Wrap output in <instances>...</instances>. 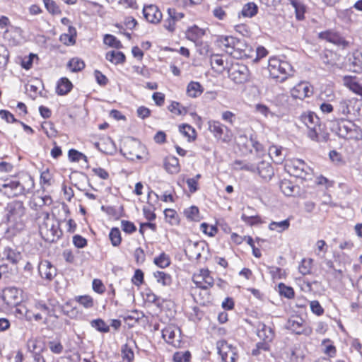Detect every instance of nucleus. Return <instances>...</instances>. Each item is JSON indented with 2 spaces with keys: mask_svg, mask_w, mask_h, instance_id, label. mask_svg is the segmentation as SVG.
Listing matches in <instances>:
<instances>
[{
  "mask_svg": "<svg viewBox=\"0 0 362 362\" xmlns=\"http://www.w3.org/2000/svg\"><path fill=\"white\" fill-rule=\"evenodd\" d=\"M34 187L33 178L28 174H23L4 180L0 184V193L8 198H13L30 194Z\"/></svg>",
  "mask_w": 362,
  "mask_h": 362,
  "instance_id": "nucleus-1",
  "label": "nucleus"
},
{
  "mask_svg": "<svg viewBox=\"0 0 362 362\" xmlns=\"http://www.w3.org/2000/svg\"><path fill=\"white\" fill-rule=\"evenodd\" d=\"M217 44L221 49L235 59H250L255 54V49L244 40L233 36H220Z\"/></svg>",
  "mask_w": 362,
  "mask_h": 362,
  "instance_id": "nucleus-2",
  "label": "nucleus"
},
{
  "mask_svg": "<svg viewBox=\"0 0 362 362\" xmlns=\"http://www.w3.org/2000/svg\"><path fill=\"white\" fill-rule=\"evenodd\" d=\"M4 217L11 227L22 230L28 221L27 208L23 202L13 200L7 203L4 208Z\"/></svg>",
  "mask_w": 362,
  "mask_h": 362,
  "instance_id": "nucleus-3",
  "label": "nucleus"
},
{
  "mask_svg": "<svg viewBox=\"0 0 362 362\" xmlns=\"http://www.w3.org/2000/svg\"><path fill=\"white\" fill-rule=\"evenodd\" d=\"M331 129L341 138L354 141L362 139V129L350 120L336 119L332 122Z\"/></svg>",
  "mask_w": 362,
  "mask_h": 362,
  "instance_id": "nucleus-4",
  "label": "nucleus"
},
{
  "mask_svg": "<svg viewBox=\"0 0 362 362\" xmlns=\"http://www.w3.org/2000/svg\"><path fill=\"white\" fill-rule=\"evenodd\" d=\"M42 222L37 221L39 224V232L42 238L49 243L57 241L62 234L59 223L50 218L48 212H41Z\"/></svg>",
  "mask_w": 362,
  "mask_h": 362,
  "instance_id": "nucleus-5",
  "label": "nucleus"
},
{
  "mask_svg": "<svg viewBox=\"0 0 362 362\" xmlns=\"http://www.w3.org/2000/svg\"><path fill=\"white\" fill-rule=\"evenodd\" d=\"M268 69L270 76L279 82L284 81L293 73V68L288 62L277 59L269 61Z\"/></svg>",
  "mask_w": 362,
  "mask_h": 362,
  "instance_id": "nucleus-6",
  "label": "nucleus"
},
{
  "mask_svg": "<svg viewBox=\"0 0 362 362\" xmlns=\"http://www.w3.org/2000/svg\"><path fill=\"white\" fill-rule=\"evenodd\" d=\"M208 127L209 130L217 141L226 144L232 141L233 134L231 130L219 121L209 120Z\"/></svg>",
  "mask_w": 362,
  "mask_h": 362,
  "instance_id": "nucleus-7",
  "label": "nucleus"
},
{
  "mask_svg": "<svg viewBox=\"0 0 362 362\" xmlns=\"http://www.w3.org/2000/svg\"><path fill=\"white\" fill-rule=\"evenodd\" d=\"M301 120L308 128V136L313 141H319V133L321 132L319 117L314 112H309L303 115Z\"/></svg>",
  "mask_w": 362,
  "mask_h": 362,
  "instance_id": "nucleus-8",
  "label": "nucleus"
},
{
  "mask_svg": "<svg viewBox=\"0 0 362 362\" xmlns=\"http://www.w3.org/2000/svg\"><path fill=\"white\" fill-rule=\"evenodd\" d=\"M228 77L235 83H244L250 79L247 66L240 63L232 64L228 69Z\"/></svg>",
  "mask_w": 362,
  "mask_h": 362,
  "instance_id": "nucleus-9",
  "label": "nucleus"
},
{
  "mask_svg": "<svg viewBox=\"0 0 362 362\" xmlns=\"http://www.w3.org/2000/svg\"><path fill=\"white\" fill-rule=\"evenodd\" d=\"M285 168L291 175L301 179H306L310 170L307 164L300 159L286 161Z\"/></svg>",
  "mask_w": 362,
  "mask_h": 362,
  "instance_id": "nucleus-10",
  "label": "nucleus"
},
{
  "mask_svg": "<svg viewBox=\"0 0 362 362\" xmlns=\"http://www.w3.org/2000/svg\"><path fill=\"white\" fill-rule=\"evenodd\" d=\"M52 203V199L50 196L45 195L44 197L35 196L30 201V207L32 210L35 211L36 213L35 214V221H40L42 218V216H41V212H46L44 210V207L45 206H49Z\"/></svg>",
  "mask_w": 362,
  "mask_h": 362,
  "instance_id": "nucleus-11",
  "label": "nucleus"
},
{
  "mask_svg": "<svg viewBox=\"0 0 362 362\" xmlns=\"http://www.w3.org/2000/svg\"><path fill=\"white\" fill-rule=\"evenodd\" d=\"M286 327L296 334L310 336L313 332L312 328L306 325L304 320L298 316L290 318L287 322Z\"/></svg>",
  "mask_w": 362,
  "mask_h": 362,
  "instance_id": "nucleus-12",
  "label": "nucleus"
},
{
  "mask_svg": "<svg viewBox=\"0 0 362 362\" xmlns=\"http://www.w3.org/2000/svg\"><path fill=\"white\" fill-rule=\"evenodd\" d=\"M216 348L223 362H235V349L231 344L225 340H220L216 343Z\"/></svg>",
  "mask_w": 362,
  "mask_h": 362,
  "instance_id": "nucleus-13",
  "label": "nucleus"
},
{
  "mask_svg": "<svg viewBox=\"0 0 362 362\" xmlns=\"http://www.w3.org/2000/svg\"><path fill=\"white\" fill-rule=\"evenodd\" d=\"M185 17V13L177 11L174 8H169L167 10V17L163 20V27L170 33L176 29L177 23Z\"/></svg>",
  "mask_w": 362,
  "mask_h": 362,
  "instance_id": "nucleus-14",
  "label": "nucleus"
},
{
  "mask_svg": "<svg viewBox=\"0 0 362 362\" xmlns=\"http://www.w3.org/2000/svg\"><path fill=\"white\" fill-rule=\"evenodd\" d=\"M313 90L308 82H300L291 90V96L294 98L303 100L313 95Z\"/></svg>",
  "mask_w": 362,
  "mask_h": 362,
  "instance_id": "nucleus-15",
  "label": "nucleus"
},
{
  "mask_svg": "<svg viewBox=\"0 0 362 362\" xmlns=\"http://www.w3.org/2000/svg\"><path fill=\"white\" fill-rule=\"evenodd\" d=\"M38 272L42 278L48 281L52 280L57 275L56 267L48 260H42L40 262Z\"/></svg>",
  "mask_w": 362,
  "mask_h": 362,
  "instance_id": "nucleus-16",
  "label": "nucleus"
},
{
  "mask_svg": "<svg viewBox=\"0 0 362 362\" xmlns=\"http://www.w3.org/2000/svg\"><path fill=\"white\" fill-rule=\"evenodd\" d=\"M204 242L188 241L185 252L191 259H199L202 256V251L204 250Z\"/></svg>",
  "mask_w": 362,
  "mask_h": 362,
  "instance_id": "nucleus-17",
  "label": "nucleus"
},
{
  "mask_svg": "<svg viewBox=\"0 0 362 362\" xmlns=\"http://www.w3.org/2000/svg\"><path fill=\"white\" fill-rule=\"evenodd\" d=\"M143 13L144 18L151 23H158L162 19V13L155 5L144 6Z\"/></svg>",
  "mask_w": 362,
  "mask_h": 362,
  "instance_id": "nucleus-18",
  "label": "nucleus"
},
{
  "mask_svg": "<svg viewBox=\"0 0 362 362\" xmlns=\"http://www.w3.org/2000/svg\"><path fill=\"white\" fill-rule=\"evenodd\" d=\"M180 329L174 325H169L162 331L163 338L168 343L175 346V339L180 342Z\"/></svg>",
  "mask_w": 362,
  "mask_h": 362,
  "instance_id": "nucleus-19",
  "label": "nucleus"
},
{
  "mask_svg": "<svg viewBox=\"0 0 362 362\" xmlns=\"http://www.w3.org/2000/svg\"><path fill=\"white\" fill-rule=\"evenodd\" d=\"M342 82L350 90L362 97V86L358 83L356 76H344Z\"/></svg>",
  "mask_w": 362,
  "mask_h": 362,
  "instance_id": "nucleus-20",
  "label": "nucleus"
},
{
  "mask_svg": "<svg viewBox=\"0 0 362 362\" xmlns=\"http://www.w3.org/2000/svg\"><path fill=\"white\" fill-rule=\"evenodd\" d=\"M136 347V344L134 339L129 338L127 339V342L122 346L121 351L122 358L127 362H132L134 358V354L133 349Z\"/></svg>",
  "mask_w": 362,
  "mask_h": 362,
  "instance_id": "nucleus-21",
  "label": "nucleus"
},
{
  "mask_svg": "<svg viewBox=\"0 0 362 362\" xmlns=\"http://www.w3.org/2000/svg\"><path fill=\"white\" fill-rule=\"evenodd\" d=\"M3 256L7 261L13 264H16L22 259L21 252L11 247H6L3 251Z\"/></svg>",
  "mask_w": 362,
  "mask_h": 362,
  "instance_id": "nucleus-22",
  "label": "nucleus"
},
{
  "mask_svg": "<svg viewBox=\"0 0 362 362\" xmlns=\"http://www.w3.org/2000/svg\"><path fill=\"white\" fill-rule=\"evenodd\" d=\"M256 170L259 176L266 180H270L274 175L273 168L266 161L260 162L257 166Z\"/></svg>",
  "mask_w": 362,
  "mask_h": 362,
  "instance_id": "nucleus-23",
  "label": "nucleus"
},
{
  "mask_svg": "<svg viewBox=\"0 0 362 362\" xmlns=\"http://www.w3.org/2000/svg\"><path fill=\"white\" fill-rule=\"evenodd\" d=\"M257 334L262 341H272L274 337L273 329L264 323L259 324Z\"/></svg>",
  "mask_w": 362,
  "mask_h": 362,
  "instance_id": "nucleus-24",
  "label": "nucleus"
},
{
  "mask_svg": "<svg viewBox=\"0 0 362 362\" xmlns=\"http://www.w3.org/2000/svg\"><path fill=\"white\" fill-rule=\"evenodd\" d=\"M204 34L205 31L197 25L189 28L185 33L187 39L193 42H197Z\"/></svg>",
  "mask_w": 362,
  "mask_h": 362,
  "instance_id": "nucleus-25",
  "label": "nucleus"
},
{
  "mask_svg": "<svg viewBox=\"0 0 362 362\" xmlns=\"http://www.w3.org/2000/svg\"><path fill=\"white\" fill-rule=\"evenodd\" d=\"M269 155L273 161L277 164L281 163L285 158V156L283 153V148L281 146H270L269 148Z\"/></svg>",
  "mask_w": 362,
  "mask_h": 362,
  "instance_id": "nucleus-26",
  "label": "nucleus"
},
{
  "mask_svg": "<svg viewBox=\"0 0 362 362\" xmlns=\"http://www.w3.org/2000/svg\"><path fill=\"white\" fill-rule=\"evenodd\" d=\"M164 165L165 170L171 174L177 173L180 170L179 160L175 156L167 158Z\"/></svg>",
  "mask_w": 362,
  "mask_h": 362,
  "instance_id": "nucleus-27",
  "label": "nucleus"
},
{
  "mask_svg": "<svg viewBox=\"0 0 362 362\" xmlns=\"http://www.w3.org/2000/svg\"><path fill=\"white\" fill-rule=\"evenodd\" d=\"M204 88L199 82L191 81L187 87V94L191 98H197L203 93Z\"/></svg>",
  "mask_w": 362,
  "mask_h": 362,
  "instance_id": "nucleus-28",
  "label": "nucleus"
},
{
  "mask_svg": "<svg viewBox=\"0 0 362 362\" xmlns=\"http://www.w3.org/2000/svg\"><path fill=\"white\" fill-rule=\"evenodd\" d=\"M72 87V83L68 78H62L57 83V93L60 95H66L70 92Z\"/></svg>",
  "mask_w": 362,
  "mask_h": 362,
  "instance_id": "nucleus-29",
  "label": "nucleus"
},
{
  "mask_svg": "<svg viewBox=\"0 0 362 362\" xmlns=\"http://www.w3.org/2000/svg\"><path fill=\"white\" fill-rule=\"evenodd\" d=\"M106 59L114 64H122L125 61V55L119 51H110L106 54Z\"/></svg>",
  "mask_w": 362,
  "mask_h": 362,
  "instance_id": "nucleus-30",
  "label": "nucleus"
},
{
  "mask_svg": "<svg viewBox=\"0 0 362 362\" xmlns=\"http://www.w3.org/2000/svg\"><path fill=\"white\" fill-rule=\"evenodd\" d=\"M289 226L290 221L289 218H288L279 222L272 221L269 224L268 228L270 230H275L277 231L278 233H282L288 229Z\"/></svg>",
  "mask_w": 362,
  "mask_h": 362,
  "instance_id": "nucleus-31",
  "label": "nucleus"
},
{
  "mask_svg": "<svg viewBox=\"0 0 362 362\" xmlns=\"http://www.w3.org/2000/svg\"><path fill=\"white\" fill-rule=\"evenodd\" d=\"M290 4L295 9L296 18L299 21L303 20L305 12V6L298 0H289Z\"/></svg>",
  "mask_w": 362,
  "mask_h": 362,
  "instance_id": "nucleus-32",
  "label": "nucleus"
},
{
  "mask_svg": "<svg viewBox=\"0 0 362 362\" xmlns=\"http://www.w3.org/2000/svg\"><path fill=\"white\" fill-rule=\"evenodd\" d=\"M279 187L286 196H291L295 192L296 186L291 181L284 179L281 181Z\"/></svg>",
  "mask_w": 362,
  "mask_h": 362,
  "instance_id": "nucleus-33",
  "label": "nucleus"
},
{
  "mask_svg": "<svg viewBox=\"0 0 362 362\" xmlns=\"http://www.w3.org/2000/svg\"><path fill=\"white\" fill-rule=\"evenodd\" d=\"M258 7L253 2L246 4L241 11V13L245 17L252 18L257 13Z\"/></svg>",
  "mask_w": 362,
  "mask_h": 362,
  "instance_id": "nucleus-34",
  "label": "nucleus"
},
{
  "mask_svg": "<svg viewBox=\"0 0 362 362\" xmlns=\"http://www.w3.org/2000/svg\"><path fill=\"white\" fill-rule=\"evenodd\" d=\"M351 101L349 100H341L339 102L337 110L339 115L343 117H347L350 114V104Z\"/></svg>",
  "mask_w": 362,
  "mask_h": 362,
  "instance_id": "nucleus-35",
  "label": "nucleus"
},
{
  "mask_svg": "<svg viewBox=\"0 0 362 362\" xmlns=\"http://www.w3.org/2000/svg\"><path fill=\"white\" fill-rule=\"evenodd\" d=\"M179 130L181 134L188 138L189 141L194 140L196 138V131L190 125L183 124L180 126Z\"/></svg>",
  "mask_w": 362,
  "mask_h": 362,
  "instance_id": "nucleus-36",
  "label": "nucleus"
},
{
  "mask_svg": "<svg viewBox=\"0 0 362 362\" xmlns=\"http://www.w3.org/2000/svg\"><path fill=\"white\" fill-rule=\"evenodd\" d=\"M153 276L157 281L163 286H170L172 283L171 276L164 272L158 271L154 272Z\"/></svg>",
  "mask_w": 362,
  "mask_h": 362,
  "instance_id": "nucleus-37",
  "label": "nucleus"
},
{
  "mask_svg": "<svg viewBox=\"0 0 362 362\" xmlns=\"http://www.w3.org/2000/svg\"><path fill=\"white\" fill-rule=\"evenodd\" d=\"M168 110L176 115H185L187 112V110L185 107L175 101H173L168 106Z\"/></svg>",
  "mask_w": 362,
  "mask_h": 362,
  "instance_id": "nucleus-38",
  "label": "nucleus"
},
{
  "mask_svg": "<svg viewBox=\"0 0 362 362\" xmlns=\"http://www.w3.org/2000/svg\"><path fill=\"white\" fill-rule=\"evenodd\" d=\"M109 238L113 246H119L122 241L119 229L118 228H112L110 232Z\"/></svg>",
  "mask_w": 362,
  "mask_h": 362,
  "instance_id": "nucleus-39",
  "label": "nucleus"
},
{
  "mask_svg": "<svg viewBox=\"0 0 362 362\" xmlns=\"http://www.w3.org/2000/svg\"><path fill=\"white\" fill-rule=\"evenodd\" d=\"M74 299L85 308H90L94 305L93 299L90 296H78Z\"/></svg>",
  "mask_w": 362,
  "mask_h": 362,
  "instance_id": "nucleus-40",
  "label": "nucleus"
},
{
  "mask_svg": "<svg viewBox=\"0 0 362 362\" xmlns=\"http://www.w3.org/2000/svg\"><path fill=\"white\" fill-rule=\"evenodd\" d=\"M153 262L160 268H165L170 265V259L169 255L163 252L158 257L154 258Z\"/></svg>",
  "mask_w": 362,
  "mask_h": 362,
  "instance_id": "nucleus-41",
  "label": "nucleus"
},
{
  "mask_svg": "<svg viewBox=\"0 0 362 362\" xmlns=\"http://www.w3.org/2000/svg\"><path fill=\"white\" fill-rule=\"evenodd\" d=\"M68 67L73 72L81 71L85 67L83 61L78 58H73L68 63Z\"/></svg>",
  "mask_w": 362,
  "mask_h": 362,
  "instance_id": "nucleus-42",
  "label": "nucleus"
},
{
  "mask_svg": "<svg viewBox=\"0 0 362 362\" xmlns=\"http://www.w3.org/2000/svg\"><path fill=\"white\" fill-rule=\"evenodd\" d=\"M90 325L93 328L100 332L106 333L110 331L109 326L102 319L93 320L90 322Z\"/></svg>",
  "mask_w": 362,
  "mask_h": 362,
  "instance_id": "nucleus-43",
  "label": "nucleus"
},
{
  "mask_svg": "<svg viewBox=\"0 0 362 362\" xmlns=\"http://www.w3.org/2000/svg\"><path fill=\"white\" fill-rule=\"evenodd\" d=\"M336 54L331 52L327 51L322 56V60L323 64L331 67L334 66L337 64L335 62Z\"/></svg>",
  "mask_w": 362,
  "mask_h": 362,
  "instance_id": "nucleus-44",
  "label": "nucleus"
},
{
  "mask_svg": "<svg viewBox=\"0 0 362 362\" xmlns=\"http://www.w3.org/2000/svg\"><path fill=\"white\" fill-rule=\"evenodd\" d=\"M68 156L71 162H78L81 160L88 162L87 156L75 149H70L68 153Z\"/></svg>",
  "mask_w": 362,
  "mask_h": 362,
  "instance_id": "nucleus-45",
  "label": "nucleus"
},
{
  "mask_svg": "<svg viewBox=\"0 0 362 362\" xmlns=\"http://www.w3.org/2000/svg\"><path fill=\"white\" fill-rule=\"evenodd\" d=\"M103 42L105 45H107L110 47H115L119 49L122 47V44L119 40L117 39L114 35L106 34L104 36Z\"/></svg>",
  "mask_w": 362,
  "mask_h": 362,
  "instance_id": "nucleus-46",
  "label": "nucleus"
},
{
  "mask_svg": "<svg viewBox=\"0 0 362 362\" xmlns=\"http://www.w3.org/2000/svg\"><path fill=\"white\" fill-rule=\"evenodd\" d=\"M278 287L281 296H284L288 299H291L294 297V291L293 288L287 286L283 283H280Z\"/></svg>",
  "mask_w": 362,
  "mask_h": 362,
  "instance_id": "nucleus-47",
  "label": "nucleus"
},
{
  "mask_svg": "<svg viewBox=\"0 0 362 362\" xmlns=\"http://www.w3.org/2000/svg\"><path fill=\"white\" fill-rule=\"evenodd\" d=\"M330 342L331 340L329 339H325L322 341V345L325 346L324 353L329 357H334L336 355L337 350L332 344H327Z\"/></svg>",
  "mask_w": 362,
  "mask_h": 362,
  "instance_id": "nucleus-48",
  "label": "nucleus"
},
{
  "mask_svg": "<svg viewBox=\"0 0 362 362\" xmlns=\"http://www.w3.org/2000/svg\"><path fill=\"white\" fill-rule=\"evenodd\" d=\"M241 219L246 223L250 226L257 225L261 223V218L257 215H247L245 214H243L241 216Z\"/></svg>",
  "mask_w": 362,
  "mask_h": 362,
  "instance_id": "nucleus-49",
  "label": "nucleus"
},
{
  "mask_svg": "<svg viewBox=\"0 0 362 362\" xmlns=\"http://www.w3.org/2000/svg\"><path fill=\"white\" fill-rule=\"evenodd\" d=\"M191 357V353L189 351L184 352L177 351L173 355L175 362H188Z\"/></svg>",
  "mask_w": 362,
  "mask_h": 362,
  "instance_id": "nucleus-50",
  "label": "nucleus"
},
{
  "mask_svg": "<svg viewBox=\"0 0 362 362\" xmlns=\"http://www.w3.org/2000/svg\"><path fill=\"white\" fill-rule=\"evenodd\" d=\"M210 62L214 69H217L218 70L224 69V61L218 54L211 55Z\"/></svg>",
  "mask_w": 362,
  "mask_h": 362,
  "instance_id": "nucleus-51",
  "label": "nucleus"
},
{
  "mask_svg": "<svg viewBox=\"0 0 362 362\" xmlns=\"http://www.w3.org/2000/svg\"><path fill=\"white\" fill-rule=\"evenodd\" d=\"M43 2L45 4V8L50 13L59 14L61 13L59 6L53 0H43Z\"/></svg>",
  "mask_w": 362,
  "mask_h": 362,
  "instance_id": "nucleus-52",
  "label": "nucleus"
},
{
  "mask_svg": "<svg viewBox=\"0 0 362 362\" xmlns=\"http://www.w3.org/2000/svg\"><path fill=\"white\" fill-rule=\"evenodd\" d=\"M8 51L3 46L0 45V68H4L6 66L8 61Z\"/></svg>",
  "mask_w": 362,
  "mask_h": 362,
  "instance_id": "nucleus-53",
  "label": "nucleus"
},
{
  "mask_svg": "<svg viewBox=\"0 0 362 362\" xmlns=\"http://www.w3.org/2000/svg\"><path fill=\"white\" fill-rule=\"evenodd\" d=\"M121 228L124 232L128 234H131L136 230V227L134 223L127 220L121 221Z\"/></svg>",
  "mask_w": 362,
  "mask_h": 362,
  "instance_id": "nucleus-54",
  "label": "nucleus"
},
{
  "mask_svg": "<svg viewBox=\"0 0 362 362\" xmlns=\"http://www.w3.org/2000/svg\"><path fill=\"white\" fill-rule=\"evenodd\" d=\"M42 128L45 133L49 138L55 137L57 136V130L54 128V125L51 122H45L42 125Z\"/></svg>",
  "mask_w": 362,
  "mask_h": 362,
  "instance_id": "nucleus-55",
  "label": "nucleus"
},
{
  "mask_svg": "<svg viewBox=\"0 0 362 362\" xmlns=\"http://www.w3.org/2000/svg\"><path fill=\"white\" fill-rule=\"evenodd\" d=\"M270 342L271 341H262L257 343L256 349L252 350V355L257 356L262 350L269 351L270 349Z\"/></svg>",
  "mask_w": 362,
  "mask_h": 362,
  "instance_id": "nucleus-56",
  "label": "nucleus"
},
{
  "mask_svg": "<svg viewBox=\"0 0 362 362\" xmlns=\"http://www.w3.org/2000/svg\"><path fill=\"white\" fill-rule=\"evenodd\" d=\"M313 259H310L309 260L303 259L301 264L299 266V272L303 275H306L310 273L311 264Z\"/></svg>",
  "mask_w": 362,
  "mask_h": 362,
  "instance_id": "nucleus-57",
  "label": "nucleus"
},
{
  "mask_svg": "<svg viewBox=\"0 0 362 362\" xmlns=\"http://www.w3.org/2000/svg\"><path fill=\"white\" fill-rule=\"evenodd\" d=\"M201 230L203 233L211 237L214 236L218 231V229L216 226H209L206 223H202L201 224Z\"/></svg>",
  "mask_w": 362,
  "mask_h": 362,
  "instance_id": "nucleus-58",
  "label": "nucleus"
},
{
  "mask_svg": "<svg viewBox=\"0 0 362 362\" xmlns=\"http://www.w3.org/2000/svg\"><path fill=\"white\" fill-rule=\"evenodd\" d=\"M48 346L52 352L59 354L63 351L64 347L61 342L52 341L48 343Z\"/></svg>",
  "mask_w": 362,
  "mask_h": 362,
  "instance_id": "nucleus-59",
  "label": "nucleus"
},
{
  "mask_svg": "<svg viewBox=\"0 0 362 362\" xmlns=\"http://www.w3.org/2000/svg\"><path fill=\"white\" fill-rule=\"evenodd\" d=\"M0 117L1 119H5L8 123L18 122V120L14 117L13 115L11 114L8 110H0Z\"/></svg>",
  "mask_w": 362,
  "mask_h": 362,
  "instance_id": "nucleus-60",
  "label": "nucleus"
},
{
  "mask_svg": "<svg viewBox=\"0 0 362 362\" xmlns=\"http://www.w3.org/2000/svg\"><path fill=\"white\" fill-rule=\"evenodd\" d=\"M185 214L188 218L191 220H197L199 214V209L197 206H192L185 210Z\"/></svg>",
  "mask_w": 362,
  "mask_h": 362,
  "instance_id": "nucleus-61",
  "label": "nucleus"
},
{
  "mask_svg": "<svg viewBox=\"0 0 362 362\" xmlns=\"http://www.w3.org/2000/svg\"><path fill=\"white\" fill-rule=\"evenodd\" d=\"M93 289L98 293H103L105 290V287L101 280L95 279L93 281Z\"/></svg>",
  "mask_w": 362,
  "mask_h": 362,
  "instance_id": "nucleus-62",
  "label": "nucleus"
},
{
  "mask_svg": "<svg viewBox=\"0 0 362 362\" xmlns=\"http://www.w3.org/2000/svg\"><path fill=\"white\" fill-rule=\"evenodd\" d=\"M73 243L78 248H83L87 245L86 239L80 235H75L73 237Z\"/></svg>",
  "mask_w": 362,
  "mask_h": 362,
  "instance_id": "nucleus-63",
  "label": "nucleus"
},
{
  "mask_svg": "<svg viewBox=\"0 0 362 362\" xmlns=\"http://www.w3.org/2000/svg\"><path fill=\"white\" fill-rule=\"evenodd\" d=\"M354 62L355 65L362 66V47L356 50L354 54Z\"/></svg>",
  "mask_w": 362,
  "mask_h": 362,
  "instance_id": "nucleus-64",
  "label": "nucleus"
}]
</instances>
